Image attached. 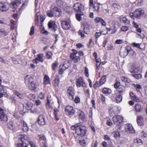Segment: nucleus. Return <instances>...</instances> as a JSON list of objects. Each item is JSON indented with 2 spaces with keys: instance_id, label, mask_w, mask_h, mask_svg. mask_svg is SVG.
<instances>
[{
  "instance_id": "obj_1",
  "label": "nucleus",
  "mask_w": 147,
  "mask_h": 147,
  "mask_svg": "<svg viewBox=\"0 0 147 147\" xmlns=\"http://www.w3.org/2000/svg\"><path fill=\"white\" fill-rule=\"evenodd\" d=\"M19 142L16 145V147H27L29 140L26 136L22 135L18 139Z\"/></svg>"
},
{
  "instance_id": "obj_2",
  "label": "nucleus",
  "mask_w": 147,
  "mask_h": 147,
  "mask_svg": "<svg viewBox=\"0 0 147 147\" xmlns=\"http://www.w3.org/2000/svg\"><path fill=\"white\" fill-rule=\"evenodd\" d=\"M47 13L48 16L52 17L54 14L56 15L57 14H58L57 15L59 16L61 14L62 11L61 9L57 7H55L53 9L47 10Z\"/></svg>"
},
{
  "instance_id": "obj_3",
  "label": "nucleus",
  "mask_w": 147,
  "mask_h": 147,
  "mask_svg": "<svg viewBox=\"0 0 147 147\" xmlns=\"http://www.w3.org/2000/svg\"><path fill=\"white\" fill-rule=\"evenodd\" d=\"M144 13V11L141 8L136 10L134 13H131L129 16L132 18L134 19L135 18L139 19Z\"/></svg>"
},
{
  "instance_id": "obj_4",
  "label": "nucleus",
  "mask_w": 147,
  "mask_h": 147,
  "mask_svg": "<svg viewBox=\"0 0 147 147\" xmlns=\"http://www.w3.org/2000/svg\"><path fill=\"white\" fill-rule=\"evenodd\" d=\"M76 130V134L78 136L83 137L86 135L87 132L86 127L84 126L80 125L78 129Z\"/></svg>"
},
{
  "instance_id": "obj_5",
  "label": "nucleus",
  "mask_w": 147,
  "mask_h": 147,
  "mask_svg": "<svg viewBox=\"0 0 147 147\" xmlns=\"http://www.w3.org/2000/svg\"><path fill=\"white\" fill-rule=\"evenodd\" d=\"M123 118L119 115H115L113 117V121L114 123L116 125L121 123L123 122Z\"/></svg>"
},
{
  "instance_id": "obj_6",
  "label": "nucleus",
  "mask_w": 147,
  "mask_h": 147,
  "mask_svg": "<svg viewBox=\"0 0 147 147\" xmlns=\"http://www.w3.org/2000/svg\"><path fill=\"white\" fill-rule=\"evenodd\" d=\"M67 92L68 98L70 100L74 99V96L75 95L74 90L72 87H69L67 90Z\"/></svg>"
},
{
  "instance_id": "obj_7",
  "label": "nucleus",
  "mask_w": 147,
  "mask_h": 147,
  "mask_svg": "<svg viewBox=\"0 0 147 147\" xmlns=\"http://www.w3.org/2000/svg\"><path fill=\"white\" fill-rule=\"evenodd\" d=\"M9 7V5L4 2H0V11H5L8 10Z\"/></svg>"
},
{
  "instance_id": "obj_8",
  "label": "nucleus",
  "mask_w": 147,
  "mask_h": 147,
  "mask_svg": "<svg viewBox=\"0 0 147 147\" xmlns=\"http://www.w3.org/2000/svg\"><path fill=\"white\" fill-rule=\"evenodd\" d=\"M76 84L78 87L81 86L83 87H85L86 86V84L82 77H80L76 80Z\"/></svg>"
},
{
  "instance_id": "obj_9",
  "label": "nucleus",
  "mask_w": 147,
  "mask_h": 147,
  "mask_svg": "<svg viewBox=\"0 0 147 147\" xmlns=\"http://www.w3.org/2000/svg\"><path fill=\"white\" fill-rule=\"evenodd\" d=\"M0 120L1 121H6L8 120L7 115L4 112L3 109L0 107Z\"/></svg>"
},
{
  "instance_id": "obj_10",
  "label": "nucleus",
  "mask_w": 147,
  "mask_h": 147,
  "mask_svg": "<svg viewBox=\"0 0 147 147\" xmlns=\"http://www.w3.org/2000/svg\"><path fill=\"white\" fill-rule=\"evenodd\" d=\"M74 9L77 12H82L81 11L84 8V6L81 4L78 3H76L74 4L73 6Z\"/></svg>"
},
{
  "instance_id": "obj_11",
  "label": "nucleus",
  "mask_w": 147,
  "mask_h": 147,
  "mask_svg": "<svg viewBox=\"0 0 147 147\" xmlns=\"http://www.w3.org/2000/svg\"><path fill=\"white\" fill-rule=\"evenodd\" d=\"M37 121L40 125H45L46 121L45 116L43 115H40L38 117Z\"/></svg>"
},
{
  "instance_id": "obj_12",
  "label": "nucleus",
  "mask_w": 147,
  "mask_h": 147,
  "mask_svg": "<svg viewBox=\"0 0 147 147\" xmlns=\"http://www.w3.org/2000/svg\"><path fill=\"white\" fill-rule=\"evenodd\" d=\"M49 28H51L54 32H55L57 30V26L54 21H50L48 24Z\"/></svg>"
},
{
  "instance_id": "obj_13",
  "label": "nucleus",
  "mask_w": 147,
  "mask_h": 147,
  "mask_svg": "<svg viewBox=\"0 0 147 147\" xmlns=\"http://www.w3.org/2000/svg\"><path fill=\"white\" fill-rule=\"evenodd\" d=\"M20 1V0H12L10 4L11 7L16 9L18 5L21 4Z\"/></svg>"
},
{
  "instance_id": "obj_14",
  "label": "nucleus",
  "mask_w": 147,
  "mask_h": 147,
  "mask_svg": "<svg viewBox=\"0 0 147 147\" xmlns=\"http://www.w3.org/2000/svg\"><path fill=\"white\" fill-rule=\"evenodd\" d=\"M54 103V101L51 96H48L47 97V102L46 104V107L48 109L51 108V105Z\"/></svg>"
},
{
  "instance_id": "obj_15",
  "label": "nucleus",
  "mask_w": 147,
  "mask_h": 147,
  "mask_svg": "<svg viewBox=\"0 0 147 147\" xmlns=\"http://www.w3.org/2000/svg\"><path fill=\"white\" fill-rule=\"evenodd\" d=\"M65 110L68 112V114L69 115H73L75 113L73 108L70 106H66L65 108Z\"/></svg>"
},
{
  "instance_id": "obj_16",
  "label": "nucleus",
  "mask_w": 147,
  "mask_h": 147,
  "mask_svg": "<svg viewBox=\"0 0 147 147\" xmlns=\"http://www.w3.org/2000/svg\"><path fill=\"white\" fill-rule=\"evenodd\" d=\"M25 82L26 84L28 85L30 83L33 82V78L30 75H27L24 78Z\"/></svg>"
},
{
  "instance_id": "obj_17",
  "label": "nucleus",
  "mask_w": 147,
  "mask_h": 147,
  "mask_svg": "<svg viewBox=\"0 0 147 147\" xmlns=\"http://www.w3.org/2000/svg\"><path fill=\"white\" fill-rule=\"evenodd\" d=\"M1 80H0V85H1ZM0 92L4 96L6 97L8 96L7 91L3 86L1 85H0Z\"/></svg>"
},
{
  "instance_id": "obj_18",
  "label": "nucleus",
  "mask_w": 147,
  "mask_h": 147,
  "mask_svg": "<svg viewBox=\"0 0 147 147\" xmlns=\"http://www.w3.org/2000/svg\"><path fill=\"white\" fill-rule=\"evenodd\" d=\"M61 114V113L60 112L59 110L57 109H54V115L56 120H59Z\"/></svg>"
},
{
  "instance_id": "obj_19",
  "label": "nucleus",
  "mask_w": 147,
  "mask_h": 147,
  "mask_svg": "<svg viewBox=\"0 0 147 147\" xmlns=\"http://www.w3.org/2000/svg\"><path fill=\"white\" fill-rule=\"evenodd\" d=\"M130 72L131 73H132V76L134 77L135 78L137 79H138L141 78H142V75L140 74H136V71L135 69L132 70L130 71Z\"/></svg>"
},
{
  "instance_id": "obj_20",
  "label": "nucleus",
  "mask_w": 147,
  "mask_h": 147,
  "mask_svg": "<svg viewBox=\"0 0 147 147\" xmlns=\"http://www.w3.org/2000/svg\"><path fill=\"white\" fill-rule=\"evenodd\" d=\"M61 25L62 28L65 30L68 29L70 26L69 22L65 21H63Z\"/></svg>"
},
{
  "instance_id": "obj_21",
  "label": "nucleus",
  "mask_w": 147,
  "mask_h": 147,
  "mask_svg": "<svg viewBox=\"0 0 147 147\" xmlns=\"http://www.w3.org/2000/svg\"><path fill=\"white\" fill-rule=\"evenodd\" d=\"M71 58L73 60L75 63H77L80 60V58L79 56H77L75 54H71L70 56Z\"/></svg>"
},
{
  "instance_id": "obj_22",
  "label": "nucleus",
  "mask_w": 147,
  "mask_h": 147,
  "mask_svg": "<svg viewBox=\"0 0 147 147\" xmlns=\"http://www.w3.org/2000/svg\"><path fill=\"white\" fill-rule=\"evenodd\" d=\"M132 45L135 47H136L140 49H143L144 48L145 45L144 44L136 43L135 42H133Z\"/></svg>"
},
{
  "instance_id": "obj_23",
  "label": "nucleus",
  "mask_w": 147,
  "mask_h": 147,
  "mask_svg": "<svg viewBox=\"0 0 147 147\" xmlns=\"http://www.w3.org/2000/svg\"><path fill=\"white\" fill-rule=\"evenodd\" d=\"M137 123L138 125L143 126L144 125V121L142 116H139L137 118Z\"/></svg>"
},
{
  "instance_id": "obj_24",
  "label": "nucleus",
  "mask_w": 147,
  "mask_h": 147,
  "mask_svg": "<svg viewBox=\"0 0 147 147\" xmlns=\"http://www.w3.org/2000/svg\"><path fill=\"white\" fill-rule=\"evenodd\" d=\"M127 131L130 133H134L135 130L132 125L130 124H128L127 125Z\"/></svg>"
},
{
  "instance_id": "obj_25",
  "label": "nucleus",
  "mask_w": 147,
  "mask_h": 147,
  "mask_svg": "<svg viewBox=\"0 0 147 147\" xmlns=\"http://www.w3.org/2000/svg\"><path fill=\"white\" fill-rule=\"evenodd\" d=\"M43 57V54H38L37 55V57L35 59V63H37L38 62V61H40L42 62L43 61L42 59Z\"/></svg>"
},
{
  "instance_id": "obj_26",
  "label": "nucleus",
  "mask_w": 147,
  "mask_h": 147,
  "mask_svg": "<svg viewBox=\"0 0 147 147\" xmlns=\"http://www.w3.org/2000/svg\"><path fill=\"white\" fill-rule=\"evenodd\" d=\"M54 86H58L59 84L60 79L58 75H55L54 77Z\"/></svg>"
},
{
  "instance_id": "obj_27",
  "label": "nucleus",
  "mask_w": 147,
  "mask_h": 147,
  "mask_svg": "<svg viewBox=\"0 0 147 147\" xmlns=\"http://www.w3.org/2000/svg\"><path fill=\"white\" fill-rule=\"evenodd\" d=\"M113 8L115 12H116L120 9L121 7L118 4L114 3L113 5Z\"/></svg>"
},
{
  "instance_id": "obj_28",
  "label": "nucleus",
  "mask_w": 147,
  "mask_h": 147,
  "mask_svg": "<svg viewBox=\"0 0 147 147\" xmlns=\"http://www.w3.org/2000/svg\"><path fill=\"white\" fill-rule=\"evenodd\" d=\"M132 49L131 47L129 46H127L125 47V50L124 51V54H123V57L126 56L127 55L129 54V52Z\"/></svg>"
},
{
  "instance_id": "obj_29",
  "label": "nucleus",
  "mask_w": 147,
  "mask_h": 147,
  "mask_svg": "<svg viewBox=\"0 0 147 147\" xmlns=\"http://www.w3.org/2000/svg\"><path fill=\"white\" fill-rule=\"evenodd\" d=\"M135 108L137 112H140L142 111V108L141 105L139 103H137L135 104Z\"/></svg>"
},
{
  "instance_id": "obj_30",
  "label": "nucleus",
  "mask_w": 147,
  "mask_h": 147,
  "mask_svg": "<svg viewBox=\"0 0 147 147\" xmlns=\"http://www.w3.org/2000/svg\"><path fill=\"white\" fill-rule=\"evenodd\" d=\"M83 13L82 12H78L76 14V17L77 20L80 21L82 20L81 16L83 15Z\"/></svg>"
},
{
  "instance_id": "obj_31",
  "label": "nucleus",
  "mask_w": 147,
  "mask_h": 147,
  "mask_svg": "<svg viewBox=\"0 0 147 147\" xmlns=\"http://www.w3.org/2000/svg\"><path fill=\"white\" fill-rule=\"evenodd\" d=\"M28 85L29 88L32 90H33L35 89L36 87V84L34 82L30 83Z\"/></svg>"
},
{
  "instance_id": "obj_32",
  "label": "nucleus",
  "mask_w": 147,
  "mask_h": 147,
  "mask_svg": "<svg viewBox=\"0 0 147 147\" xmlns=\"http://www.w3.org/2000/svg\"><path fill=\"white\" fill-rule=\"evenodd\" d=\"M44 84L47 85L50 83V80L49 77L45 75L44 77Z\"/></svg>"
},
{
  "instance_id": "obj_33",
  "label": "nucleus",
  "mask_w": 147,
  "mask_h": 147,
  "mask_svg": "<svg viewBox=\"0 0 147 147\" xmlns=\"http://www.w3.org/2000/svg\"><path fill=\"white\" fill-rule=\"evenodd\" d=\"M120 20L121 22H123L126 25H128L129 24V20H128L125 17H124L121 18Z\"/></svg>"
},
{
  "instance_id": "obj_34",
  "label": "nucleus",
  "mask_w": 147,
  "mask_h": 147,
  "mask_svg": "<svg viewBox=\"0 0 147 147\" xmlns=\"http://www.w3.org/2000/svg\"><path fill=\"white\" fill-rule=\"evenodd\" d=\"M26 105V108L27 110H30L32 109L33 105L30 102H28L25 104Z\"/></svg>"
},
{
  "instance_id": "obj_35",
  "label": "nucleus",
  "mask_w": 147,
  "mask_h": 147,
  "mask_svg": "<svg viewBox=\"0 0 147 147\" xmlns=\"http://www.w3.org/2000/svg\"><path fill=\"white\" fill-rule=\"evenodd\" d=\"M70 65V63H69V61L68 60H66L64 63V64L63 65V67L65 68V69H66L68 68L69 66Z\"/></svg>"
},
{
  "instance_id": "obj_36",
  "label": "nucleus",
  "mask_w": 147,
  "mask_h": 147,
  "mask_svg": "<svg viewBox=\"0 0 147 147\" xmlns=\"http://www.w3.org/2000/svg\"><path fill=\"white\" fill-rule=\"evenodd\" d=\"M107 77L106 75H104L101 78L100 81V85H103L106 82Z\"/></svg>"
},
{
  "instance_id": "obj_37",
  "label": "nucleus",
  "mask_w": 147,
  "mask_h": 147,
  "mask_svg": "<svg viewBox=\"0 0 147 147\" xmlns=\"http://www.w3.org/2000/svg\"><path fill=\"white\" fill-rule=\"evenodd\" d=\"M142 143V141L141 139L137 138L134 140V144L136 145H141Z\"/></svg>"
},
{
  "instance_id": "obj_38",
  "label": "nucleus",
  "mask_w": 147,
  "mask_h": 147,
  "mask_svg": "<svg viewBox=\"0 0 147 147\" xmlns=\"http://www.w3.org/2000/svg\"><path fill=\"white\" fill-rule=\"evenodd\" d=\"M122 97L121 95L120 94L117 95L116 97V101L117 103H119L122 100Z\"/></svg>"
},
{
  "instance_id": "obj_39",
  "label": "nucleus",
  "mask_w": 147,
  "mask_h": 147,
  "mask_svg": "<svg viewBox=\"0 0 147 147\" xmlns=\"http://www.w3.org/2000/svg\"><path fill=\"white\" fill-rule=\"evenodd\" d=\"M14 93L17 96H18L20 99H23L24 97L23 95L21 94H20L16 90L13 91Z\"/></svg>"
},
{
  "instance_id": "obj_40",
  "label": "nucleus",
  "mask_w": 147,
  "mask_h": 147,
  "mask_svg": "<svg viewBox=\"0 0 147 147\" xmlns=\"http://www.w3.org/2000/svg\"><path fill=\"white\" fill-rule=\"evenodd\" d=\"M56 2L57 5L61 7H63V4L64 3L61 0H57Z\"/></svg>"
},
{
  "instance_id": "obj_41",
  "label": "nucleus",
  "mask_w": 147,
  "mask_h": 147,
  "mask_svg": "<svg viewBox=\"0 0 147 147\" xmlns=\"http://www.w3.org/2000/svg\"><path fill=\"white\" fill-rule=\"evenodd\" d=\"M80 124H78L72 126L71 127V129L72 130H75L76 131V130L78 129V128L80 126Z\"/></svg>"
},
{
  "instance_id": "obj_42",
  "label": "nucleus",
  "mask_w": 147,
  "mask_h": 147,
  "mask_svg": "<svg viewBox=\"0 0 147 147\" xmlns=\"http://www.w3.org/2000/svg\"><path fill=\"white\" fill-rule=\"evenodd\" d=\"M9 128L11 130H13L15 128V126L12 121L10 122L8 124Z\"/></svg>"
},
{
  "instance_id": "obj_43",
  "label": "nucleus",
  "mask_w": 147,
  "mask_h": 147,
  "mask_svg": "<svg viewBox=\"0 0 147 147\" xmlns=\"http://www.w3.org/2000/svg\"><path fill=\"white\" fill-rule=\"evenodd\" d=\"M102 92L104 94H110L111 93V91L108 88H104L103 89Z\"/></svg>"
},
{
  "instance_id": "obj_44",
  "label": "nucleus",
  "mask_w": 147,
  "mask_h": 147,
  "mask_svg": "<svg viewBox=\"0 0 147 147\" xmlns=\"http://www.w3.org/2000/svg\"><path fill=\"white\" fill-rule=\"evenodd\" d=\"M79 118L83 121H86V119L85 118L84 114V112H81L79 115Z\"/></svg>"
},
{
  "instance_id": "obj_45",
  "label": "nucleus",
  "mask_w": 147,
  "mask_h": 147,
  "mask_svg": "<svg viewBox=\"0 0 147 147\" xmlns=\"http://www.w3.org/2000/svg\"><path fill=\"white\" fill-rule=\"evenodd\" d=\"M112 135L115 138H117L120 136L119 133L117 131H115L112 133Z\"/></svg>"
},
{
  "instance_id": "obj_46",
  "label": "nucleus",
  "mask_w": 147,
  "mask_h": 147,
  "mask_svg": "<svg viewBox=\"0 0 147 147\" xmlns=\"http://www.w3.org/2000/svg\"><path fill=\"white\" fill-rule=\"evenodd\" d=\"M79 142L80 145L82 147H85L86 146V142L84 140H79Z\"/></svg>"
},
{
  "instance_id": "obj_47",
  "label": "nucleus",
  "mask_w": 147,
  "mask_h": 147,
  "mask_svg": "<svg viewBox=\"0 0 147 147\" xmlns=\"http://www.w3.org/2000/svg\"><path fill=\"white\" fill-rule=\"evenodd\" d=\"M28 98L30 100H32L35 99V96L34 94H30L28 96Z\"/></svg>"
},
{
  "instance_id": "obj_48",
  "label": "nucleus",
  "mask_w": 147,
  "mask_h": 147,
  "mask_svg": "<svg viewBox=\"0 0 147 147\" xmlns=\"http://www.w3.org/2000/svg\"><path fill=\"white\" fill-rule=\"evenodd\" d=\"M58 65V63L56 61H55L53 64L52 65V67L53 70H54L55 69V68Z\"/></svg>"
},
{
  "instance_id": "obj_49",
  "label": "nucleus",
  "mask_w": 147,
  "mask_h": 147,
  "mask_svg": "<svg viewBox=\"0 0 147 147\" xmlns=\"http://www.w3.org/2000/svg\"><path fill=\"white\" fill-rule=\"evenodd\" d=\"M132 85L137 90L140 89L141 88V86L140 85L137 84L136 85L134 84H133Z\"/></svg>"
},
{
  "instance_id": "obj_50",
  "label": "nucleus",
  "mask_w": 147,
  "mask_h": 147,
  "mask_svg": "<svg viewBox=\"0 0 147 147\" xmlns=\"http://www.w3.org/2000/svg\"><path fill=\"white\" fill-rule=\"evenodd\" d=\"M53 54L51 52L49 51L46 54L47 58L49 59L52 56Z\"/></svg>"
},
{
  "instance_id": "obj_51",
  "label": "nucleus",
  "mask_w": 147,
  "mask_h": 147,
  "mask_svg": "<svg viewBox=\"0 0 147 147\" xmlns=\"http://www.w3.org/2000/svg\"><path fill=\"white\" fill-rule=\"evenodd\" d=\"M89 29L86 26H84V31L85 33L88 34L89 33Z\"/></svg>"
},
{
  "instance_id": "obj_52",
  "label": "nucleus",
  "mask_w": 147,
  "mask_h": 147,
  "mask_svg": "<svg viewBox=\"0 0 147 147\" xmlns=\"http://www.w3.org/2000/svg\"><path fill=\"white\" fill-rule=\"evenodd\" d=\"M38 136L40 139L44 141H45L46 140L45 136L44 135L42 134L38 135Z\"/></svg>"
},
{
  "instance_id": "obj_53",
  "label": "nucleus",
  "mask_w": 147,
  "mask_h": 147,
  "mask_svg": "<svg viewBox=\"0 0 147 147\" xmlns=\"http://www.w3.org/2000/svg\"><path fill=\"white\" fill-rule=\"evenodd\" d=\"M93 7L95 10H98L99 8V6L97 3H94Z\"/></svg>"
},
{
  "instance_id": "obj_54",
  "label": "nucleus",
  "mask_w": 147,
  "mask_h": 147,
  "mask_svg": "<svg viewBox=\"0 0 147 147\" xmlns=\"http://www.w3.org/2000/svg\"><path fill=\"white\" fill-rule=\"evenodd\" d=\"M1 33V35L3 34L4 36H6L8 34L7 32L3 30H0V34Z\"/></svg>"
},
{
  "instance_id": "obj_55",
  "label": "nucleus",
  "mask_w": 147,
  "mask_h": 147,
  "mask_svg": "<svg viewBox=\"0 0 147 147\" xmlns=\"http://www.w3.org/2000/svg\"><path fill=\"white\" fill-rule=\"evenodd\" d=\"M34 27L33 26H32L30 28V30L29 33L30 35H32L34 33Z\"/></svg>"
},
{
  "instance_id": "obj_56",
  "label": "nucleus",
  "mask_w": 147,
  "mask_h": 147,
  "mask_svg": "<svg viewBox=\"0 0 147 147\" xmlns=\"http://www.w3.org/2000/svg\"><path fill=\"white\" fill-rule=\"evenodd\" d=\"M65 69H66L62 66V68L59 69V74H62Z\"/></svg>"
},
{
  "instance_id": "obj_57",
  "label": "nucleus",
  "mask_w": 147,
  "mask_h": 147,
  "mask_svg": "<svg viewBox=\"0 0 147 147\" xmlns=\"http://www.w3.org/2000/svg\"><path fill=\"white\" fill-rule=\"evenodd\" d=\"M80 99L79 97L78 96H76L74 102L76 103H78L80 102Z\"/></svg>"
},
{
  "instance_id": "obj_58",
  "label": "nucleus",
  "mask_w": 147,
  "mask_h": 147,
  "mask_svg": "<svg viewBox=\"0 0 147 147\" xmlns=\"http://www.w3.org/2000/svg\"><path fill=\"white\" fill-rule=\"evenodd\" d=\"M121 79L122 81H123L129 83L128 80L127 78H125L124 77H122L121 78Z\"/></svg>"
},
{
  "instance_id": "obj_59",
  "label": "nucleus",
  "mask_w": 147,
  "mask_h": 147,
  "mask_svg": "<svg viewBox=\"0 0 147 147\" xmlns=\"http://www.w3.org/2000/svg\"><path fill=\"white\" fill-rule=\"evenodd\" d=\"M102 19L100 17H97L95 19V21L96 23H98L101 22Z\"/></svg>"
},
{
  "instance_id": "obj_60",
  "label": "nucleus",
  "mask_w": 147,
  "mask_h": 147,
  "mask_svg": "<svg viewBox=\"0 0 147 147\" xmlns=\"http://www.w3.org/2000/svg\"><path fill=\"white\" fill-rule=\"evenodd\" d=\"M128 29V27L125 26H122L121 28V30L123 31H126Z\"/></svg>"
},
{
  "instance_id": "obj_61",
  "label": "nucleus",
  "mask_w": 147,
  "mask_h": 147,
  "mask_svg": "<svg viewBox=\"0 0 147 147\" xmlns=\"http://www.w3.org/2000/svg\"><path fill=\"white\" fill-rule=\"evenodd\" d=\"M39 97L41 99H42L45 98V94L42 92H41L39 95Z\"/></svg>"
},
{
  "instance_id": "obj_62",
  "label": "nucleus",
  "mask_w": 147,
  "mask_h": 147,
  "mask_svg": "<svg viewBox=\"0 0 147 147\" xmlns=\"http://www.w3.org/2000/svg\"><path fill=\"white\" fill-rule=\"evenodd\" d=\"M132 99H133L134 101L136 102H139L140 101V99L138 97L136 96H134V97L132 98Z\"/></svg>"
},
{
  "instance_id": "obj_63",
  "label": "nucleus",
  "mask_w": 147,
  "mask_h": 147,
  "mask_svg": "<svg viewBox=\"0 0 147 147\" xmlns=\"http://www.w3.org/2000/svg\"><path fill=\"white\" fill-rule=\"evenodd\" d=\"M84 72L85 76L86 77H88L89 76L88 71V68L86 67L85 68Z\"/></svg>"
},
{
  "instance_id": "obj_64",
  "label": "nucleus",
  "mask_w": 147,
  "mask_h": 147,
  "mask_svg": "<svg viewBox=\"0 0 147 147\" xmlns=\"http://www.w3.org/2000/svg\"><path fill=\"white\" fill-rule=\"evenodd\" d=\"M40 21L41 22V24H42V23L44 21L45 19V16L43 15L41 16H40Z\"/></svg>"
}]
</instances>
